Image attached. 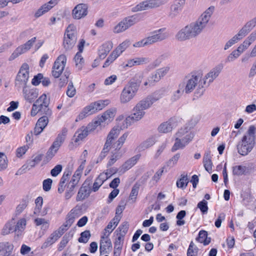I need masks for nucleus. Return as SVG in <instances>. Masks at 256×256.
Here are the masks:
<instances>
[{
    "label": "nucleus",
    "instance_id": "f257e3e1",
    "mask_svg": "<svg viewBox=\"0 0 256 256\" xmlns=\"http://www.w3.org/2000/svg\"><path fill=\"white\" fill-rule=\"evenodd\" d=\"M256 128L254 126H250L242 140L237 144L238 153L245 156L248 154L253 149L255 144V132Z\"/></svg>",
    "mask_w": 256,
    "mask_h": 256
},
{
    "label": "nucleus",
    "instance_id": "f03ea898",
    "mask_svg": "<svg viewBox=\"0 0 256 256\" xmlns=\"http://www.w3.org/2000/svg\"><path fill=\"white\" fill-rule=\"evenodd\" d=\"M140 78V75L136 74V80L134 79L130 80L124 86L120 95V100L121 104H126L134 98L141 82V80L138 78Z\"/></svg>",
    "mask_w": 256,
    "mask_h": 256
},
{
    "label": "nucleus",
    "instance_id": "7ed1b4c3",
    "mask_svg": "<svg viewBox=\"0 0 256 256\" xmlns=\"http://www.w3.org/2000/svg\"><path fill=\"white\" fill-rule=\"evenodd\" d=\"M194 137V134L189 128L182 127L175 134V143L172 148L174 152L179 149H183Z\"/></svg>",
    "mask_w": 256,
    "mask_h": 256
},
{
    "label": "nucleus",
    "instance_id": "20e7f679",
    "mask_svg": "<svg viewBox=\"0 0 256 256\" xmlns=\"http://www.w3.org/2000/svg\"><path fill=\"white\" fill-rule=\"evenodd\" d=\"M224 68V64L220 63L216 66L212 68L204 78H202V82H200L199 85V92H198L202 94L205 91V88L208 87L210 84L219 76Z\"/></svg>",
    "mask_w": 256,
    "mask_h": 256
},
{
    "label": "nucleus",
    "instance_id": "39448f33",
    "mask_svg": "<svg viewBox=\"0 0 256 256\" xmlns=\"http://www.w3.org/2000/svg\"><path fill=\"white\" fill-rule=\"evenodd\" d=\"M186 85L184 84L185 92L187 94L191 93L196 87L194 92L195 96L199 97L203 95L204 92L200 94L198 92L199 85L200 82H202V74H196V72H192L186 77Z\"/></svg>",
    "mask_w": 256,
    "mask_h": 256
},
{
    "label": "nucleus",
    "instance_id": "423d86ee",
    "mask_svg": "<svg viewBox=\"0 0 256 256\" xmlns=\"http://www.w3.org/2000/svg\"><path fill=\"white\" fill-rule=\"evenodd\" d=\"M76 27L70 24L66 28L64 38L63 45L66 50L72 49L76 42Z\"/></svg>",
    "mask_w": 256,
    "mask_h": 256
},
{
    "label": "nucleus",
    "instance_id": "0eeeda50",
    "mask_svg": "<svg viewBox=\"0 0 256 256\" xmlns=\"http://www.w3.org/2000/svg\"><path fill=\"white\" fill-rule=\"evenodd\" d=\"M29 78V66L24 63L21 66L15 80V86L18 88H26Z\"/></svg>",
    "mask_w": 256,
    "mask_h": 256
},
{
    "label": "nucleus",
    "instance_id": "6e6552de",
    "mask_svg": "<svg viewBox=\"0 0 256 256\" xmlns=\"http://www.w3.org/2000/svg\"><path fill=\"white\" fill-rule=\"evenodd\" d=\"M162 97L161 94L158 92H156L140 101L136 104V109L137 110V108H138L142 111H144L150 107L154 102L159 100Z\"/></svg>",
    "mask_w": 256,
    "mask_h": 256
},
{
    "label": "nucleus",
    "instance_id": "1a4fd4ad",
    "mask_svg": "<svg viewBox=\"0 0 256 256\" xmlns=\"http://www.w3.org/2000/svg\"><path fill=\"white\" fill-rule=\"evenodd\" d=\"M66 58L64 54H60L54 62L52 71V76L55 78H59L66 66Z\"/></svg>",
    "mask_w": 256,
    "mask_h": 256
},
{
    "label": "nucleus",
    "instance_id": "9d476101",
    "mask_svg": "<svg viewBox=\"0 0 256 256\" xmlns=\"http://www.w3.org/2000/svg\"><path fill=\"white\" fill-rule=\"evenodd\" d=\"M128 135V132H125L112 146V148H114L112 152V156L117 160L120 159L123 155L124 152L121 148L126 140Z\"/></svg>",
    "mask_w": 256,
    "mask_h": 256
},
{
    "label": "nucleus",
    "instance_id": "9b49d317",
    "mask_svg": "<svg viewBox=\"0 0 256 256\" xmlns=\"http://www.w3.org/2000/svg\"><path fill=\"white\" fill-rule=\"evenodd\" d=\"M92 182V179L88 178L83 183L80 188L76 198V201H82L89 196L92 188L90 185Z\"/></svg>",
    "mask_w": 256,
    "mask_h": 256
},
{
    "label": "nucleus",
    "instance_id": "f8f14e48",
    "mask_svg": "<svg viewBox=\"0 0 256 256\" xmlns=\"http://www.w3.org/2000/svg\"><path fill=\"white\" fill-rule=\"evenodd\" d=\"M165 30L166 28H162L152 32V35L146 38L148 44H152L166 39L168 34L165 32Z\"/></svg>",
    "mask_w": 256,
    "mask_h": 256
},
{
    "label": "nucleus",
    "instance_id": "ddd939ff",
    "mask_svg": "<svg viewBox=\"0 0 256 256\" xmlns=\"http://www.w3.org/2000/svg\"><path fill=\"white\" fill-rule=\"evenodd\" d=\"M164 4L162 0H148L140 2L134 7V11H140L156 8Z\"/></svg>",
    "mask_w": 256,
    "mask_h": 256
},
{
    "label": "nucleus",
    "instance_id": "4468645a",
    "mask_svg": "<svg viewBox=\"0 0 256 256\" xmlns=\"http://www.w3.org/2000/svg\"><path fill=\"white\" fill-rule=\"evenodd\" d=\"M186 26L192 38H194L202 32L206 25L198 18L196 22H192Z\"/></svg>",
    "mask_w": 256,
    "mask_h": 256
},
{
    "label": "nucleus",
    "instance_id": "2eb2a0df",
    "mask_svg": "<svg viewBox=\"0 0 256 256\" xmlns=\"http://www.w3.org/2000/svg\"><path fill=\"white\" fill-rule=\"evenodd\" d=\"M136 109V106L133 108V112L130 116H128L124 122L126 124V128L130 126L134 122L140 120L144 116L145 114L144 111H142L139 108Z\"/></svg>",
    "mask_w": 256,
    "mask_h": 256
},
{
    "label": "nucleus",
    "instance_id": "dca6fc26",
    "mask_svg": "<svg viewBox=\"0 0 256 256\" xmlns=\"http://www.w3.org/2000/svg\"><path fill=\"white\" fill-rule=\"evenodd\" d=\"M39 108L38 111H44L48 115L52 114V111L48 108L49 100L47 99L46 94H42L36 102Z\"/></svg>",
    "mask_w": 256,
    "mask_h": 256
},
{
    "label": "nucleus",
    "instance_id": "f3484780",
    "mask_svg": "<svg viewBox=\"0 0 256 256\" xmlns=\"http://www.w3.org/2000/svg\"><path fill=\"white\" fill-rule=\"evenodd\" d=\"M88 6L84 4L76 5L72 10V14L74 18L79 20L84 17L88 14Z\"/></svg>",
    "mask_w": 256,
    "mask_h": 256
},
{
    "label": "nucleus",
    "instance_id": "a211bd4d",
    "mask_svg": "<svg viewBox=\"0 0 256 256\" xmlns=\"http://www.w3.org/2000/svg\"><path fill=\"white\" fill-rule=\"evenodd\" d=\"M23 94L25 100L28 102L32 103L38 97V92L36 88L27 89L24 88Z\"/></svg>",
    "mask_w": 256,
    "mask_h": 256
},
{
    "label": "nucleus",
    "instance_id": "6ab92c4d",
    "mask_svg": "<svg viewBox=\"0 0 256 256\" xmlns=\"http://www.w3.org/2000/svg\"><path fill=\"white\" fill-rule=\"evenodd\" d=\"M176 123V118H170L168 120L161 124L158 128V130L160 132L167 133L172 130Z\"/></svg>",
    "mask_w": 256,
    "mask_h": 256
},
{
    "label": "nucleus",
    "instance_id": "aec40b11",
    "mask_svg": "<svg viewBox=\"0 0 256 256\" xmlns=\"http://www.w3.org/2000/svg\"><path fill=\"white\" fill-rule=\"evenodd\" d=\"M186 0H175L174 4L170 6V16L174 17L177 16L182 10Z\"/></svg>",
    "mask_w": 256,
    "mask_h": 256
},
{
    "label": "nucleus",
    "instance_id": "412c9836",
    "mask_svg": "<svg viewBox=\"0 0 256 256\" xmlns=\"http://www.w3.org/2000/svg\"><path fill=\"white\" fill-rule=\"evenodd\" d=\"M57 4V0H50L48 2L42 5L35 13L36 18H38L50 10Z\"/></svg>",
    "mask_w": 256,
    "mask_h": 256
},
{
    "label": "nucleus",
    "instance_id": "4be33fe9",
    "mask_svg": "<svg viewBox=\"0 0 256 256\" xmlns=\"http://www.w3.org/2000/svg\"><path fill=\"white\" fill-rule=\"evenodd\" d=\"M108 178V172L100 174L93 184L92 191L94 192L98 191L100 187Z\"/></svg>",
    "mask_w": 256,
    "mask_h": 256
},
{
    "label": "nucleus",
    "instance_id": "5701e85b",
    "mask_svg": "<svg viewBox=\"0 0 256 256\" xmlns=\"http://www.w3.org/2000/svg\"><path fill=\"white\" fill-rule=\"evenodd\" d=\"M112 43L108 41L104 43L100 48L98 55L100 59H104L112 48Z\"/></svg>",
    "mask_w": 256,
    "mask_h": 256
},
{
    "label": "nucleus",
    "instance_id": "b1692460",
    "mask_svg": "<svg viewBox=\"0 0 256 256\" xmlns=\"http://www.w3.org/2000/svg\"><path fill=\"white\" fill-rule=\"evenodd\" d=\"M122 128L119 126H116L112 128L108 134L106 142L112 146V142L120 134Z\"/></svg>",
    "mask_w": 256,
    "mask_h": 256
},
{
    "label": "nucleus",
    "instance_id": "393cba45",
    "mask_svg": "<svg viewBox=\"0 0 256 256\" xmlns=\"http://www.w3.org/2000/svg\"><path fill=\"white\" fill-rule=\"evenodd\" d=\"M106 234L104 233V236H101L100 241V254H104L106 253V250L112 248V244L110 239L108 238L106 240H104L106 238Z\"/></svg>",
    "mask_w": 256,
    "mask_h": 256
},
{
    "label": "nucleus",
    "instance_id": "a878e982",
    "mask_svg": "<svg viewBox=\"0 0 256 256\" xmlns=\"http://www.w3.org/2000/svg\"><path fill=\"white\" fill-rule=\"evenodd\" d=\"M176 38L179 41H184L192 38L187 26L181 29L176 34Z\"/></svg>",
    "mask_w": 256,
    "mask_h": 256
},
{
    "label": "nucleus",
    "instance_id": "bb28decb",
    "mask_svg": "<svg viewBox=\"0 0 256 256\" xmlns=\"http://www.w3.org/2000/svg\"><path fill=\"white\" fill-rule=\"evenodd\" d=\"M109 104L108 100H98L90 104L88 106H91L90 110L92 114L95 113L98 110H102L106 106Z\"/></svg>",
    "mask_w": 256,
    "mask_h": 256
},
{
    "label": "nucleus",
    "instance_id": "cd10ccee",
    "mask_svg": "<svg viewBox=\"0 0 256 256\" xmlns=\"http://www.w3.org/2000/svg\"><path fill=\"white\" fill-rule=\"evenodd\" d=\"M70 174L71 172L70 170L64 172L58 184V191L60 194H62L64 191L66 186V182L69 179Z\"/></svg>",
    "mask_w": 256,
    "mask_h": 256
},
{
    "label": "nucleus",
    "instance_id": "c85d7f7f",
    "mask_svg": "<svg viewBox=\"0 0 256 256\" xmlns=\"http://www.w3.org/2000/svg\"><path fill=\"white\" fill-rule=\"evenodd\" d=\"M140 154H136L126 160L122 166V169L126 171L133 166L140 159Z\"/></svg>",
    "mask_w": 256,
    "mask_h": 256
},
{
    "label": "nucleus",
    "instance_id": "c756f323",
    "mask_svg": "<svg viewBox=\"0 0 256 256\" xmlns=\"http://www.w3.org/2000/svg\"><path fill=\"white\" fill-rule=\"evenodd\" d=\"M184 84H180L178 86V89L174 92L170 98L172 102H176L182 96L184 92H185L184 89Z\"/></svg>",
    "mask_w": 256,
    "mask_h": 256
},
{
    "label": "nucleus",
    "instance_id": "7c9ffc66",
    "mask_svg": "<svg viewBox=\"0 0 256 256\" xmlns=\"http://www.w3.org/2000/svg\"><path fill=\"white\" fill-rule=\"evenodd\" d=\"M140 20V16L138 14H136L132 16H128L124 18L123 20L128 28L136 23L138 22Z\"/></svg>",
    "mask_w": 256,
    "mask_h": 256
},
{
    "label": "nucleus",
    "instance_id": "2f4dec72",
    "mask_svg": "<svg viewBox=\"0 0 256 256\" xmlns=\"http://www.w3.org/2000/svg\"><path fill=\"white\" fill-rule=\"evenodd\" d=\"M14 248L12 244L8 242H0V252H4V256H9Z\"/></svg>",
    "mask_w": 256,
    "mask_h": 256
},
{
    "label": "nucleus",
    "instance_id": "473e14b6",
    "mask_svg": "<svg viewBox=\"0 0 256 256\" xmlns=\"http://www.w3.org/2000/svg\"><path fill=\"white\" fill-rule=\"evenodd\" d=\"M214 7L213 6H210L208 9H207L198 18L200 20L203 22V23L207 25L210 18L212 14Z\"/></svg>",
    "mask_w": 256,
    "mask_h": 256
},
{
    "label": "nucleus",
    "instance_id": "72a5a7b5",
    "mask_svg": "<svg viewBox=\"0 0 256 256\" xmlns=\"http://www.w3.org/2000/svg\"><path fill=\"white\" fill-rule=\"evenodd\" d=\"M75 210H72L66 216V221L62 225L64 227L68 228V229L72 226L76 218Z\"/></svg>",
    "mask_w": 256,
    "mask_h": 256
},
{
    "label": "nucleus",
    "instance_id": "f704fd0d",
    "mask_svg": "<svg viewBox=\"0 0 256 256\" xmlns=\"http://www.w3.org/2000/svg\"><path fill=\"white\" fill-rule=\"evenodd\" d=\"M203 162L206 170L208 172H210L212 170V164L211 160L210 152L205 154L203 159Z\"/></svg>",
    "mask_w": 256,
    "mask_h": 256
},
{
    "label": "nucleus",
    "instance_id": "c9c22d12",
    "mask_svg": "<svg viewBox=\"0 0 256 256\" xmlns=\"http://www.w3.org/2000/svg\"><path fill=\"white\" fill-rule=\"evenodd\" d=\"M88 133L84 128V126H82L80 129L77 130L74 134V136H76L74 142H78L80 140H82L86 136H88Z\"/></svg>",
    "mask_w": 256,
    "mask_h": 256
},
{
    "label": "nucleus",
    "instance_id": "e433bc0d",
    "mask_svg": "<svg viewBox=\"0 0 256 256\" xmlns=\"http://www.w3.org/2000/svg\"><path fill=\"white\" fill-rule=\"evenodd\" d=\"M14 224L15 222L14 220L6 223L2 230V234L6 235L14 232H16Z\"/></svg>",
    "mask_w": 256,
    "mask_h": 256
},
{
    "label": "nucleus",
    "instance_id": "4c0bfd02",
    "mask_svg": "<svg viewBox=\"0 0 256 256\" xmlns=\"http://www.w3.org/2000/svg\"><path fill=\"white\" fill-rule=\"evenodd\" d=\"M26 224V220L24 218L20 220L16 225L14 224L16 232L18 235L25 228Z\"/></svg>",
    "mask_w": 256,
    "mask_h": 256
},
{
    "label": "nucleus",
    "instance_id": "58836bf2",
    "mask_svg": "<svg viewBox=\"0 0 256 256\" xmlns=\"http://www.w3.org/2000/svg\"><path fill=\"white\" fill-rule=\"evenodd\" d=\"M188 183L187 174H182L181 178L176 182V186L179 188H184L186 187Z\"/></svg>",
    "mask_w": 256,
    "mask_h": 256
},
{
    "label": "nucleus",
    "instance_id": "ea45409f",
    "mask_svg": "<svg viewBox=\"0 0 256 256\" xmlns=\"http://www.w3.org/2000/svg\"><path fill=\"white\" fill-rule=\"evenodd\" d=\"M128 226L129 224L127 222H122V224L118 228V230L116 231V232H117L118 230H119V232H118L116 234L122 236L123 237H124L125 234L128 232Z\"/></svg>",
    "mask_w": 256,
    "mask_h": 256
},
{
    "label": "nucleus",
    "instance_id": "a19ab883",
    "mask_svg": "<svg viewBox=\"0 0 256 256\" xmlns=\"http://www.w3.org/2000/svg\"><path fill=\"white\" fill-rule=\"evenodd\" d=\"M56 236L55 234L52 232L42 244V248H46L54 243L58 239Z\"/></svg>",
    "mask_w": 256,
    "mask_h": 256
},
{
    "label": "nucleus",
    "instance_id": "79ce46f5",
    "mask_svg": "<svg viewBox=\"0 0 256 256\" xmlns=\"http://www.w3.org/2000/svg\"><path fill=\"white\" fill-rule=\"evenodd\" d=\"M198 251V248L195 246L192 241L190 242L187 251V256H197Z\"/></svg>",
    "mask_w": 256,
    "mask_h": 256
},
{
    "label": "nucleus",
    "instance_id": "37998d69",
    "mask_svg": "<svg viewBox=\"0 0 256 256\" xmlns=\"http://www.w3.org/2000/svg\"><path fill=\"white\" fill-rule=\"evenodd\" d=\"M82 53L77 52L74 58V60L76 63V67L78 70H80L82 68L84 60L82 56Z\"/></svg>",
    "mask_w": 256,
    "mask_h": 256
},
{
    "label": "nucleus",
    "instance_id": "c03bdc74",
    "mask_svg": "<svg viewBox=\"0 0 256 256\" xmlns=\"http://www.w3.org/2000/svg\"><path fill=\"white\" fill-rule=\"evenodd\" d=\"M91 106H87L85 107L82 111L79 114L76 121L78 122V120H82L85 118L87 116L92 114L90 110Z\"/></svg>",
    "mask_w": 256,
    "mask_h": 256
},
{
    "label": "nucleus",
    "instance_id": "a18cd8bd",
    "mask_svg": "<svg viewBox=\"0 0 256 256\" xmlns=\"http://www.w3.org/2000/svg\"><path fill=\"white\" fill-rule=\"evenodd\" d=\"M34 222L36 226H42V228L48 229L49 226L48 221L42 218H36L34 220Z\"/></svg>",
    "mask_w": 256,
    "mask_h": 256
},
{
    "label": "nucleus",
    "instance_id": "49530a36",
    "mask_svg": "<svg viewBox=\"0 0 256 256\" xmlns=\"http://www.w3.org/2000/svg\"><path fill=\"white\" fill-rule=\"evenodd\" d=\"M90 236V231L86 230L80 234V236L78 238V241L79 242L86 244L88 242Z\"/></svg>",
    "mask_w": 256,
    "mask_h": 256
},
{
    "label": "nucleus",
    "instance_id": "de8ad7c7",
    "mask_svg": "<svg viewBox=\"0 0 256 256\" xmlns=\"http://www.w3.org/2000/svg\"><path fill=\"white\" fill-rule=\"evenodd\" d=\"M36 41V38L34 37L28 40L24 44L19 46L24 52L29 50Z\"/></svg>",
    "mask_w": 256,
    "mask_h": 256
},
{
    "label": "nucleus",
    "instance_id": "09e8293b",
    "mask_svg": "<svg viewBox=\"0 0 256 256\" xmlns=\"http://www.w3.org/2000/svg\"><path fill=\"white\" fill-rule=\"evenodd\" d=\"M246 168L242 166H236L233 167L232 173L234 175L241 176L244 174Z\"/></svg>",
    "mask_w": 256,
    "mask_h": 256
},
{
    "label": "nucleus",
    "instance_id": "8fccbe9b",
    "mask_svg": "<svg viewBox=\"0 0 256 256\" xmlns=\"http://www.w3.org/2000/svg\"><path fill=\"white\" fill-rule=\"evenodd\" d=\"M76 186L72 184L68 183L67 188L65 194L66 198L68 200L74 194V189Z\"/></svg>",
    "mask_w": 256,
    "mask_h": 256
},
{
    "label": "nucleus",
    "instance_id": "3c124183",
    "mask_svg": "<svg viewBox=\"0 0 256 256\" xmlns=\"http://www.w3.org/2000/svg\"><path fill=\"white\" fill-rule=\"evenodd\" d=\"M111 148L112 146L110 145L107 144V143L105 142L104 146L99 156L98 160H100V161L103 160L107 155L108 152L110 151Z\"/></svg>",
    "mask_w": 256,
    "mask_h": 256
},
{
    "label": "nucleus",
    "instance_id": "603ef678",
    "mask_svg": "<svg viewBox=\"0 0 256 256\" xmlns=\"http://www.w3.org/2000/svg\"><path fill=\"white\" fill-rule=\"evenodd\" d=\"M36 165V163L32 160H28L26 162V164L22 166L18 172L20 171V172H25L26 170H30L32 168H34Z\"/></svg>",
    "mask_w": 256,
    "mask_h": 256
},
{
    "label": "nucleus",
    "instance_id": "864d4df0",
    "mask_svg": "<svg viewBox=\"0 0 256 256\" xmlns=\"http://www.w3.org/2000/svg\"><path fill=\"white\" fill-rule=\"evenodd\" d=\"M160 79L161 78L156 70L148 77L149 85L153 86L155 82H158Z\"/></svg>",
    "mask_w": 256,
    "mask_h": 256
},
{
    "label": "nucleus",
    "instance_id": "5fc2aeb1",
    "mask_svg": "<svg viewBox=\"0 0 256 256\" xmlns=\"http://www.w3.org/2000/svg\"><path fill=\"white\" fill-rule=\"evenodd\" d=\"M198 121L199 118L198 117H192L184 127L189 128V130L190 131L198 124Z\"/></svg>",
    "mask_w": 256,
    "mask_h": 256
},
{
    "label": "nucleus",
    "instance_id": "6e6d98bb",
    "mask_svg": "<svg viewBox=\"0 0 256 256\" xmlns=\"http://www.w3.org/2000/svg\"><path fill=\"white\" fill-rule=\"evenodd\" d=\"M117 236L118 238L116 239V240L114 242V249H120L122 250L124 241V237L119 235Z\"/></svg>",
    "mask_w": 256,
    "mask_h": 256
},
{
    "label": "nucleus",
    "instance_id": "4d7b16f0",
    "mask_svg": "<svg viewBox=\"0 0 256 256\" xmlns=\"http://www.w3.org/2000/svg\"><path fill=\"white\" fill-rule=\"evenodd\" d=\"M127 29L128 28L124 22L122 20L114 27V32L115 33H119L122 32Z\"/></svg>",
    "mask_w": 256,
    "mask_h": 256
},
{
    "label": "nucleus",
    "instance_id": "13d9d810",
    "mask_svg": "<svg viewBox=\"0 0 256 256\" xmlns=\"http://www.w3.org/2000/svg\"><path fill=\"white\" fill-rule=\"evenodd\" d=\"M180 158V154L177 153L174 155L168 161L166 162V166L170 168L174 166L177 163L178 160Z\"/></svg>",
    "mask_w": 256,
    "mask_h": 256
},
{
    "label": "nucleus",
    "instance_id": "bf43d9fd",
    "mask_svg": "<svg viewBox=\"0 0 256 256\" xmlns=\"http://www.w3.org/2000/svg\"><path fill=\"white\" fill-rule=\"evenodd\" d=\"M64 142V137L63 136H58L51 146H52V148H55V150L58 151Z\"/></svg>",
    "mask_w": 256,
    "mask_h": 256
},
{
    "label": "nucleus",
    "instance_id": "052dcab7",
    "mask_svg": "<svg viewBox=\"0 0 256 256\" xmlns=\"http://www.w3.org/2000/svg\"><path fill=\"white\" fill-rule=\"evenodd\" d=\"M140 184L136 183L132 188L130 195V198L131 200L136 199L138 194V192L140 189Z\"/></svg>",
    "mask_w": 256,
    "mask_h": 256
},
{
    "label": "nucleus",
    "instance_id": "680f3d73",
    "mask_svg": "<svg viewBox=\"0 0 256 256\" xmlns=\"http://www.w3.org/2000/svg\"><path fill=\"white\" fill-rule=\"evenodd\" d=\"M202 214H206L208 210V202L203 200L202 201L199 202L197 206Z\"/></svg>",
    "mask_w": 256,
    "mask_h": 256
},
{
    "label": "nucleus",
    "instance_id": "e2e57ef3",
    "mask_svg": "<svg viewBox=\"0 0 256 256\" xmlns=\"http://www.w3.org/2000/svg\"><path fill=\"white\" fill-rule=\"evenodd\" d=\"M28 202L26 200H23L16 208V214H20L26 208Z\"/></svg>",
    "mask_w": 256,
    "mask_h": 256
},
{
    "label": "nucleus",
    "instance_id": "0e129e2a",
    "mask_svg": "<svg viewBox=\"0 0 256 256\" xmlns=\"http://www.w3.org/2000/svg\"><path fill=\"white\" fill-rule=\"evenodd\" d=\"M76 90L73 84L70 82L68 86L66 94L70 98H72L76 94Z\"/></svg>",
    "mask_w": 256,
    "mask_h": 256
},
{
    "label": "nucleus",
    "instance_id": "69168bd1",
    "mask_svg": "<svg viewBox=\"0 0 256 256\" xmlns=\"http://www.w3.org/2000/svg\"><path fill=\"white\" fill-rule=\"evenodd\" d=\"M130 42L126 40L120 44L114 50L120 54L129 46Z\"/></svg>",
    "mask_w": 256,
    "mask_h": 256
},
{
    "label": "nucleus",
    "instance_id": "338daca9",
    "mask_svg": "<svg viewBox=\"0 0 256 256\" xmlns=\"http://www.w3.org/2000/svg\"><path fill=\"white\" fill-rule=\"evenodd\" d=\"M239 40H240V38L236 35H235L226 44L224 50H228Z\"/></svg>",
    "mask_w": 256,
    "mask_h": 256
},
{
    "label": "nucleus",
    "instance_id": "774afa93",
    "mask_svg": "<svg viewBox=\"0 0 256 256\" xmlns=\"http://www.w3.org/2000/svg\"><path fill=\"white\" fill-rule=\"evenodd\" d=\"M48 116H43L38 120L36 124H37L38 126H40V127L44 129L48 125Z\"/></svg>",
    "mask_w": 256,
    "mask_h": 256
}]
</instances>
